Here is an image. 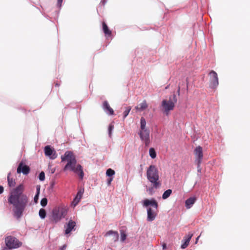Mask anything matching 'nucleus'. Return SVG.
Returning a JSON list of instances; mask_svg holds the SVG:
<instances>
[{
    "mask_svg": "<svg viewBox=\"0 0 250 250\" xmlns=\"http://www.w3.org/2000/svg\"><path fill=\"white\" fill-rule=\"evenodd\" d=\"M110 235H113V240L114 241H116L118 240V238H119V235L117 231H114L113 230H109L106 233L105 236H107Z\"/></svg>",
    "mask_w": 250,
    "mask_h": 250,
    "instance_id": "obj_21",
    "label": "nucleus"
},
{
    "mask_svg": "<svg viewBox=\"0 0 250 250\" xmlns=\"http://www.w3.org/2000/svg\"><path fill=\"white\" fill-rule=\"evenodd\" d=\"M103 26V30L104 33L106 36H110L111 35L112 32L109 29L108 27L106 25V24L104 22H103L102 23Z\"/></svg>",
    "mask_w": 250,
    "mask_h": 250,
    "instance_id": "obj_19",
    "label": "nucleus"
},
{
    "mask_svg": "<svg viewBox=\"0 0 250 250\" xmlns=\"http://www.w3.org/2000/svg\"><path fill=\"white\" fill-rule=\"evenodd\" d=\"M194 153L195 156L196 161L198 165V168H199L202 163L203 158L202 147L200 146H197L194 149Z\"/></svg>",
    "mask_w": 250,
    "mask_h": 250,
    "instance_id": "obj_9",
    "label": "nucleus"
},
{
    "mask_svg": "<svg viewBox=\"0 0 250 250\" xmlns=\"http://www.w3.org/2000/svg\"><path fill=\"white\" fill-rule=\"evenodd\" d=\"M114 125L113 124H110L109 125V127H108V134H109V136L110 137L111 136V134H112V131L113 130V129H114Z\"/></svg>",
    "mask_w": 250,
    "mask_h": 250,
    "instance_id": "obj_31",
    "label": "nucleus"
},
{
    "mask_svg": "<svg viewBox=\"0 0 250 250\" xmlns=\"http://www.w3.org/2000/svg\"><path fill=\"white\" fill-rule=\"evenodd\" d=\"M24 186L20 184L10 192L8 198V202L13 206V215L19 219L23 215V212L29 204V198L23 193Z\"/></svg>",
    "mask_w": 250,
    "mask_h": 250,
    "instance_id": "obj_1",
    "label": "nucleus"
},
{
    "mask_svg": "<svg viewBox=\"0 0 250 250\" xmlns=\"http://www.w3.org/2000/svg\"><path fill=\"white\" fill-rule=\"evenodd\" d=\"M163 249L166 248V244H164V245H163Z\"/></svg>",
    "mask_w": 250,
    "mask_h": 250,
    "instance_id": "obj_42",
    "label": "nucleus"
},
{
    "mask_svg": "<svg viewBox=\"0 0 250 250\" xmlns=\"http://www.w3.org/2000/svg\"><path fill=\"white\" fill-rule=\"evenodd\" d=\"M10 175H11L10 173L8 174V176H7L8 185L10 187H14L16 185L15 180L12 178H11Z\"/></svg>",
    "mask_w": 250,
    "mask_h": 250,
    "instance_id": "obj_22",
    "label": "nucleus"
},
{
    "mask_svg": "<svg viewBox=\"0 0 250 250\" xmlns=\"http://www.w3.org/2000/svg\"><path fill=\"white\" fill-rule=\"evenodd\" d=\"M39 179L41 180V181H43L45 179V174L44 173V172L43 171H42L40 174H39Z\"/></svg>",
    "mask_w": 250,
    "mask_h": 250,
    "instance_id": "obj_32",
    "label": "nucleus"
},
{
    "mask_svg": "<svg viewBox=\"0 0 250 250\" xmlns=\"http://www.w3.org/2000/svg\"><path fill=\"white\" fill-rule=\"evenodd\" d=\"M199 237H200V236H198V237L197 238V239H196V243H197V241L198 240V239H199Z\"/></svg>",
    "mask_w": 250,
    "mask_h": 250,
    "instance_id": "obj_44",
    "label": "nucleus"
},
{
    "mask_svg": "<svg viewBox=\"0 0 250 250\" xmlns=\"http://www.w3.org/2000/svg\"><path fill=\"white\" fill-rule=\"evenodd\" d=\"M106 174L107 176L112 177L115 174V171L111 168H108L106 170Z\"/></svg>",
    "mask_w": 250,
    "mask_h": 250,
    "instance_id": "obj_27",
    "label": "nucleus"
},
{
    "mask_svg": "<svg viewBox=\"0 0 250 250\" xmlns=\"http://www.w3.org/2000/svg\"><path fill=\"white\" fill-rule=\"evenodd\" d=\"M37 194H39L40 192V186H37L36 187Z\"/></svg>",
    "mask_w": 250,
    "mask_h": 250,
    "instance_id": "obj_37",
    "label": "nucleus"
},
{
    "mask_svg": "<svg viewBox=\"0 0 250 250\" xmlns=\"http://www.w3.org/2000/svg\"><path fill=\"white\" fill-rule=\"evenodd\" d=\"M103 108L104 109L109 112V115H113L114 111L113 109L110 106L107 101H105L103 103Z\"/></svg>",
    "mask_w": 250,
    "mask_h": 250,
    "instance_id": "obj_17",
    "label": "nucleus"
},
{
    "mask_svg": "<svg viewBox=\"0 0 250 250\" xmlns=\"http://www.w3.org/2000/svg\"><path fill=\"white\" fill-rule=\"evenodd\" d=\"M147 220L148 221H152L154 220L157 216V212L152 208H149L147 210Z\"/></svg>",
    "mask_w": 250,
    "mask_h": 250,
    "instance_id": "obj_14",
    "label": "nucleus"
},
{
    "mask_svg": "<svg viewBox=\"0 0 250 250\" xmlns=\"http://www.w3.org/2000/svg\"><path fill=\"white\" fill-rule=\"evenodd\" d=\"M66 245H63L62 248V250H64L66 248Z\"/></svg>",
    "mask_w": 250,
    "mask_h": 250,
    "instance_id": "obj_39",
    "label": "nucleus"
},
{
    "mask_svg": "<svg viewBox=\"0 0 250 250\" xmlns=\"http://www.w3.org/2000/svg\"><path fill=\"white\" fill-rule=\"evenodd\" d=\"M44 153L46 156L49 157L51 159H55L57 157L56 151L50 146H45Z\"/></svg>",
    "mask_w": 250,
    "mask_h": 250,
    "instance_id": "obj_11",
    "label": "nucleus"
},
{
    "mask_svg": "<svg viewBox=\"0 0 250 250\" xmlns=\"http://www.w3.org/2000/svg\"><path fill=\"white\" fill-rule=\"evenodd\" d=\"M140 130L139 135L142 141H144L146 146H148L150 143V131L146 127V121L144 117L140 120Z\"/></svg>",
    "mask_w": 250,
    "mask_h": 250,
    "instance_id": "obj_3",
    "label": "nucleus"
},
{
    "mask_svg": "<svg viewBox=\"0 0 250 250\" xmlns=\"http://www.w3.org/2000/svg\"><path fill=\"white\" fill-rule=\"evenodd\" d=\"M180 87L179 86V87H178V94H179V93H180Z\"/></svg>",
    "mask_w": 250,
    "mask_h": 250,
    "instance_id": "obj_43",
    "label": "nucleus"
},
{
    "mask_svg": "<svg viewBox=\"0 0 250 250\" xmlns=\"http://www.w3.org/2000/svg\"><path fill=\"white\" fill-rule=\"evenodd\" d=\"M113 180V178L111 177H110L107 180V184L108 186L110 185L111 182Z\"/></svg>",
    "mask_w": 250,
    "mask_h": 250,
    "instance_id": "obj_35",
    "label": "nucleus"
},
{
    "mask_svg": "<svg viewBox=\"0 0 250 250\" xmlns=\"http://www.w3.org/2000/svg\"><path fill=\"white\" fill-rule=\"evenodd\" d=\"M69 169L78 174L79 176L80 179H83L84 176V173L81 165L79 164L74 165L71 167H70Z\"/></svg>",
    "mask_w": 250,
    "mask_h": 250,
    "instance_id": "obj_10",
    "label": "nucleus"
},
{
    "mask_svg": "<svg viewBox=\"0 0 250 250\" xmlns=\"http://www.w3.org/2000/svg\"><path fill=\"white\" fill-rule=\"evenodd\" d=\"M131 109V107L130 106L125 107V109L123 113L124 119L125 118L127 117Z\"/></svg>",
    "mask_w": 250,
    "mask_h": 250,
    "instance_id": "obj_26",
    "label": "nucleus"
},
{
    "mask_svg": "<svg viewBox=\"0 0 250 250\" xmlns=\"http://www.w3.org/2000/svg\"><path fill=\"white\" fill-rule=\"evenodd\" d=\"M6 246L9 249H17L20 247L22 243L16 237L12 236H8L5 238Z\"/></svg>",
    "mask_w": 250,
    "mask_h": 250,
    "instance_id": "obj_7",
    "label": "nucleus"
},
{
    "mask_svg": "<svg viewBox=\"0 0 250 250\" xmlns=\"http://www.w3.org/2000/svg\"><path fill=\"white\" fill-rule=\"evenodd\" d=\"M80 200H81V199L75 197V198L74 199V200L72 202V205L74 206V207H75L76 205H77L78 204V203L80 202Z\"/></svg>",
    "mask_w": 250,
    "mask_h": 250,
    "instance_id": "obj_29",
    "label": "nucleus"
},
{
    "mask_svg": "<svg viewBox=\"0 0 250 250\" xmlns=\"http://www.w3.org/2000/svg\"><path fill=\"white\" fill-rule=\"evenodd\" d=\"M196 201V198L195 197H191L188 199L185 202L186 207L187 208H190L192 206V205L195 203Z\"/></svg>",
    "mask_w": 250,
    "mask_h": 250,
    "instance_id": "obj_18",
    "label": "nucleus"
},
{
    "mask_svg": "<svg viewBox=\"0 0 250 250\" xmlns=\"http://www.w3.org/2000/svg\"><path fill=\"white\" fill-rule=\"evenodd\" d=\"M63 0H57V5L58 6L61 7L62 5V2Z\"/></svg>",
    "mask_w": 250,
    "mask_h": 250,
    "instance_id": "obj_36",
    "label": "nucleus"
},
{
    "mask_svg": "<svg viewBox=\"0 0 250 250\" xmlns=\"http://www.w3.org/2000/svg\"><path fill=\"white\" fill-rule=\"evenodd\" d=\"M39 194H38L36 193V194L35 195V196L34 198V201L35 203H37L38 202V201L39 199Z\"/></svg>",
    "mask_w": 250,
    "mask_h": 250,
    "instance_id": "obj_34",
    "label": "nucleus"
},
{
    "mask_svg": "<svg viewBox=\"0 0 250 250\" xmlns=\"http://www.w3.org/2000/svg\"><path fill=\"white\" fill-rule=\"evenodd\" d=\"M149 205L154 207L156 210L157 209L158 205L157 201L154 199L149 200L148 199H146L143 201V206L145 207H147Z\"/></svg>",
    "mask_w": 250,
    "mask_h": 250,
    "instance_id": "obj_13",
    "label": "nucleus"
},
{
    "mask_svg": "<svg viewBox=\"0 0 250 250\" xmlns=\"http://www.w3.org/2000/svg\"><path fill=\"white\" fill-rule=\"evenodd\" d=\"M83 189L79 190V191L77 192L76 197L80 199H81L83 194Z\"/></svg>",
    "mask_w": 250,
    "mask_h": 250,
    "instance_id": "obj_30",
    "label": "nucleus"
},
{
    "mask_svg": "<svg viewBox=\"0 0 250 250\" xmlns=\"http://www.w3.org/2000/svg\"><path fill=\"white\" fill-rule=\"evenodd\" d=\"M149 153L150 156L152 158L154 159V158H156V153L155 149L153 148H150L149 149Z\"/></svg>",
    "mask_w": 250,
    "mask_h": 250,
    "instance_id": "obj_25",
    "label": "nucleus"
},
{
    "mask_svg": "<svg viewBox=\"0 0 250 250\" xmlns=\"http://www.w3.org/2000/svg\"><path fill=\"white\" fill-rule=\"evenodd\" d=\"M126 234L123 232H121V238L122 241H124L126 239Z\"/></svg>",
    "mask_w": 250,
    "mask_h": 250,
    "instance_id": "obj_33",
    "label": "nucleus"
},
{
    "mask_svg": "<svg viewBox=\"0 0 250 250\" xmlns=\"http://www.w3.org/2000/svg\"><path fill=\"white\" fill-rule=\"evenodd\" d=\"M76 226V223L75 221L70 220L67 225L66 229L65 230V234H68L72 230V229L74 228Z\"/></svg>",
    "mask_w": 250,
    "mask_h": 250,
    "instance_id": "obj_16",
    "label": "nucleus"
},
{
    "mask_svg": "<svg viewBox=\"0 0 250 250\" xmlns=\"http://www.w3.org/2000/svg\"><path fill=\"white\" fill-rule=\"evenodd\" d=\"M146 177L155 188H159L161 182L159 180V171L154 165H150L146 170Z\"/></svg>",
    "mask_w": 250,
    "mask_h": 250,
    "instance_id": "obj_2",
    "label": "nucleus"
},
{
    "mask_svg": "<svg viewBox=\"0 0 250 250\" xmlns=\"http://www.w3.org/2000/svg\"><path fill=\"white\" fill-rule=\"evenodd\" d=\"M193 234L192 233H189L188 235L184 237V239L183 240V242H184L181 246L182 249H186L189 245V242Z\"/></svg>",
    "mask_w": 250,
    "mask_h": 250,
    "instance_id": "obj_15",
    "label": "nucleus"
},
{
    "mask_svg": "<svg viewBox=\"0 0 250 250\" xmlns=\"http://www.w3.org/2000/svg\"><path fill=\"white\" fill-rule=\"evenodd\" d=\"M172 193V190L168 189L165 191L162 195V198L163 199H166L170 196Z\"/></svg>",
    "mask_w": 250,
    "mask_h": 250,
    "instance_id": "obj_23",
    "label": "nucleus"
},
{
    "mask_svg": "<svg viewBox=\"0 0 250 250\" xmlns=\"http://www.w3.org/2000/svg\"><path fill=\"white\" fill-rule=\"evenodd\" d=\"M3 191H4L3 187L1 186H0V194L2 193Z\"/></svg>",
    "mask_w": 250,
    "mask_h": 250,
    "instance_id": "obj_38",
    "label": "nucleus"
},
{
    "mask_svg": "<svg viewBox=\"0 0 250 250\" xmlns=\"http://www.w3.org/2000/svg\"><path fill=\"white\" fill-rule=\"evenodd\" d=\"M55 86H58H58H60V84H59L58 83H55Z\"/></svg>",
    "mask_w": 250,
    "mask_h": 250,
    "instance_id": "obj_40",
    "label": "nucleus"
},
{
    "mask_svg": "<svg viewBox=\"0 0 250 250\" xmlns=\"http://www.w3.org/2000/svg\"><path fill=\"white\" fill-rule=\"evenodd\" d=\"M30 171V169L29 166L24 165L22 162L19 164L17 172L18 173H21L22 172L24 175H27Z\"/></svg>",
    "mask_w": 250,
    "mask_h": 250,
    "instance_id": "obj_12",
    "label": "nucleus"
},
{
    "mask_svg": "<svg viewBox=\"0 0 250 250\" xmlns=\"http://www.w3.org/2000/svg\"><path fill=\"white\" fill-rule=\"evenodd\" d=\"M87 250H90L89 249H87Z\"/></svg>",
    "mask_w": 250,
    "mask_h": 250,
    "instance_id": "obj_45",
    "label": "nucleus"
},
{
    "mask_svg": "<svg viewBox=\"0 0 250 250\" xmlns=\"http://www.w3.org/2000/svg\"><path fill=\"white\" fill-rule=\"evenodd\" d=\"M209 77V87L214 89L217 87L219 84L217 74L213 70H211L208 74Z\"/></svg>",
    "mask_w": 250,
    "mask_h": 250,
    "instance_id": "obj_8",
    "label": "nucleus"
},
{
    "mask_svg": "<svg viewBox=\"0 0 250 250\" xmlns=\"http://www.w3.org/2000/svg\"><path fill=\"white\" fill-rule=\"evenodd\" d=\"M62 161H67V163L64 167L63 170H66L69 169V167L74 165H76L77 160L75 156L71 151H67L65 152L63 156L61 157Z\"/></svg>",
    "mask_w": 250,
    "mask_h": 250,
    "instance_id": "obj_5",
    "label": "nucleus"
},
{
    "mask_svg": "<svg viewBox=\"0 0 250 250\" xmlns=\"http://www.w3.org/2000/svg\"><path fill=\"white\" fill-rule=\"evenodd\" d=\"M39 214L40 217L42 219H44L46 217V212L44 209L41 208L39 210Z\"/></svg>",
    "mask_w": 250,
    "mask_h": 250,
    "instance_id": "obj_24",
    "label": "nucleus"
},
{
    "mask_svg": "<svg viewBox=\"0 0 250 250\" xmlns=\"http://www.w3.org/2000/svg\"><path fill=\"white\" fill-rule=\"evenodd\" d=\"M47 202L48 201L47 198H43L41 201V205L43 207H45L47 204Z\"/></svg>",
    "mask_w": 250,
    "mask_h": 250,
    "instance_id": "obj_28",
    "label": "nucleus"
},
{
    "mask_svg": "<svg viewBox=\"0 0 250 250\" xmlns=\"http://www.w3.org/2000/svg\"><path fill=\"white\" fill-rule=\"evenodd\" d=\"M197 168H198V171L201 172V168H200V167L199 168L197 167Z\"/></svg>",
    "mask_w": 250,
    "mask_h": 250,
    "instance_id": "obj_41",
    "label": "nucleus"
},
{
    "mask_svg": "<svg viewBox=\"0 0 250 250\" xmlns=\"http://www.w3.org/2000/svg\"><path fill=\"white\" fill-rule=\"evenodd\" d=\"M67 213V210L62 207H58L53 209L52 211V220L55 223L61 221V219L64 218Z\"/></svg>",
    "mask_w": 250,
    "mask_h": 250,
    "instance_id": "obj_4",
    "label": "nucleus"
},
{
    "mask_svg": "<svg viewBox=\"0 0 250 250\" xmlns=\"http://www.w3.org/2000/svg\"><path fill=\"white\" fill-rule=\"evenodd\" d=\"M148 107V105L146 103V101L144 100L142 103L140 104L138 106L135 107V108L140 111H143Z\"/></svg>",
    "mask_w": 250,
    "mask_h": 250,
    "instance_id": "obj_20",
    "label": "nucleus"
},
{
    "mask_svg": "<svg viewBox=\"0 0 250 250\" xmlns=\"http://www.w3.org/2000/svg\"><path fill=\"white\" fill-rule=\"evenodd\" d=\"M177 99L176 95L173 94L172 99L170 98L168 100H164L162 102V106L163 108L164 112L168 115L169 111L172 110L175 106V104L177 103Z\"/></svg>",
    "mask_w": 250,
    "mask_h": 250,
    "instance_id": "obj_6",
    "label": "nucleus"
}]
</instances>
